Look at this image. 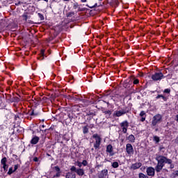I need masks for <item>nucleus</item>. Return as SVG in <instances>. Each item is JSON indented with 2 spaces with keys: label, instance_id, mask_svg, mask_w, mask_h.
Segmentation results:
<instances>
[{
  "label": "nucleus",
  "instance_id": "obj_17",
  "mask_svg": "<svg viewBox=\"0 0 178 178\" xmlns=\"http://www.w3.org/2000/svg\"><path fill=\"white\" fill-rule=\"evenodd\" d=\"M10 102H19L20 99L17 97H11L10 99Z\"/></svg>",
  "mask_w": 178,
  "mask_h": 178
},
{
  "label": "nucleus",
  "instance_id": "obj_44",
  "mask_svg": "<svg viewBox=\"0 0 178 178\" xmlns=\"http://www.w3.org/2000/svg\"><path fill=\"white\" fill-rule=\"evenodd\" d=\"M81 2H83V3L87 2V0H81Z\"/></svg>",
  "mask_w": 178,
  "mask_h": 178
},
{
  "label": "nucleus",
  "instance_id": "obj_36",
  "mask_svg": "<svg viewBox=\"0 0 178 178\" xmlns=\"http://www.w3.org/2000/svg\"><path fill=\"white\" fill-rule=\"evenodd\" d=\"M76 164H77V166H79V168H81V166H83V163L81 162H78L76 163Z\"/></svg>",
  "mask_w": 178,
  "mask_h": 178
},
{
  "label": "nucleus",
  "instance_id": "obj_12",
  "mask_svg": "<svg viewBox=\"0 0 178 178\" xmlns=\"http://www.w3.org/2000/svg\"><path fill=\"white\" fill-rule=\"evenodd\" d=\"M65 178H76V172L70 170V172L66 173Z\"/></svg>",
  "mask_w": 178,
  "mask_h": 178
},
{
  "label": "nucleus",
  "instance_id": "obj_22",
  "mask_svg": "<svg viewBox=\"0 0 178 178\" xmlns=\"http://www.w3.org/2000/svg\"><path fill=\"white\" fill-rule=\"evenodd\" d=\"M178 176V170L175 171L173 173L171 174L172 178H176Z\"/></svg>",
  "mask_w": 178,
  "mask_h": 178
},
{
  "label": "nucleus",
  "instance_id": "obj_40",
  "mask_svg": "<svg viewBox=\"0 0 178 178\" xmlns=\"http://www.w3.org/2000/svg\"><path fill=\"white\" fill-rule=\"evenodd\" d=\"M60 176V172H57L56 174V177H59Z\"/></svg>",
  "mask_w": 178,
  "mask_h": 178
},
{
  "label": "nucleus",
  "instance_id": "obj_15",
  "mask_svg": "<svg viewBox=\"0 0 178 178\" xmlns=\"http://www.w3.org/2000/svg\"><path fill=\"white\" fill-rule=\"evenodd\" d=\"M22 17L24 22H26V23H31V21L27 20L29 19V15H27V13H24Z\"/></svg>",
  "mask_w": 178,
  "mask_h": 178
},
{
  "label": "nucleus",
  "instance_id": "obj_5",
  "mask_svg": "<svg viewBox=\"0 0 178 178\" xmlns=\"http://www.w3.org/2000/svg\"><path fill=\"white\" fill-rule=\"evenodd\" d=\"M161 120H162V115L160 114L154 115L152 121V126H156L158 123H161Z\"/></svg>",
  "mask_w": 178,
  "mask_h": 178
},
{
  "label": "nucleus",
  "instance_id": "obj_14",
  "mask_svg": "<svg viewBox=\"0 0 178 178\" xmlns=\"http://www.w3.org/2000/svg\"><path fill=\"white\" fill-rule=\"evenodd\" d=\"M39 141H40V138L38 136H35L31 140V144L35 145V144H37Z\"/></svg>",
  "mask_w": 178,
  "mask_h": 178
},
{
  "label": "nucleus",
  "instance_id": "obj_10",
  "mask_svg": "<svg viewBox=\"0 0 178 178\" xmlns=\"http://www.w3.org/2000/svg\"><path fill=\"white\" fill-rule=\"evenodd\" d=\"M99 178H108V170H102L98 175Z\"/></svg>",
  "mask_w": 178,
  "mask_h": 178
},
{
  "label": "nucleus",
  "instance_id": "obj_45",
  "mask_svg": "<svg viewBox=\"0 0 178 178\" xmlns=\"http://www.w3.org/2000/svg\"><path fill=\"white\" fill-rule=\"evenodd\" d=\"M107 113H109V115H111V111H108Z\"/></svg>",
  "mask_w": 178,
  "mask_h": 178
},
{
  "label": "nucleus",
  "instance_id": "obj_51",
  "mask_svg": "<svg viewBox=\"0 0 178 178\" xmlns=\"http://www.w3.org/2000/svg\"><path fill=\"white\" fill-rule=\"evenodd\" d=\"M42 127H45V126L42 125Z\"/></svg>",
  "mask_w": 178,
  "mask_h": 178
},
{
  "label": "nucleus",
  "instance_id": "obj_23",
  "mask_svg": "<svg viewBox=\"0 0 178 178\" xmlns=\"http://www.w3.org/2000/svg\"><path fill=\"white\" fill-rule=\"evenodd\" d=\"M112 166L116 169V168H119V163L115 161L113 163H112Z\"/></svg>",
  "mask_w": 178,
  "mask_h": 178
},
{
  "label": "nucleus",
  "instance_id": "obj_11",
  "mask_svg": "<svg viewBox=\"0 0 178 178\" xmlns=\"http://www.w3.org/2000/svg\"><path fill=\"white\" fill-rule=\"evenodd\" d=\"M106 152H108L111 156H113V155H115V153H113V147H112V145H107Z\"/></svg>",
  "mask_w": 178,
  "mask_h": 178
},
{
  "label": "nucleus",
  "instance_id": "obj_9",
  "mask_svg": "<svg viewBox=\"0 0 178 178\" xmlns=\"http://www.w3.org/2000/svg\"><path fill=\"white\" fill-rule=\"evenodd\" d=\"M146 172H147V176H152V177L155 176V168L152 167L147 168L146 170Z\"/></svg>",
  "mask_w": 178,
  "mask_h": 178
},
{
  "label": "nucleus",
  "instance_id": "obj_25",
  "mask_svg": "<svg viewBox=\"0 0 178 178\" xmlns=\"http://www.w3.org/2000/svg\"><path fill=\"white\" fill-rule=\"evenodd\" d=\"M138 177L139 178H148V176L144 175L143 173H139Z\"/></svg>",
  "mask_w": 178,
  "mask_h": 178
},
{
  "label": "nucleus",
  "instance_id": "obj_6",
  "mask_svg": "<svg viewBox=\"0 0 178 178\" xmlns=\"http://www.w3.org/2000/svg\"><path fill=\"white\" fill-rule=\"evenodd\" d=\"M120 126L122 130V133L126 134L127 133V129L129 128V122L127 120H125L120 124Z\"/></svg>",
  "mask_w": 178,
  "mask_h": 178
},
{
  "label": "nucleus",
  "instance_id": "obj_16",
  "mask_svg": "<svg viewBox=\"0 0 178 178\" xmlns=\"http://www.w3.org/2000/svg\"><path fill=\"white\" fill-rule=\"evenodd\" d=\"M127 138L129 143H134L136 141V137L133 134L129 135Z\"/></svg>",
  "mask_w": 178,
  "mask_h": 178
},
{
  "label": "nucleus",
  "instance_id": "obj_21",
  "mask_svg": "<svg viewBox=\"0 0 178 178\" xmlns=\"http://www.w3.org/2000/svg\"><path fill=\"white\" fill-rule=\"evenodd\" d=\"M6 162H8V159H6V157H3L1 161V164L6 165Z\"/></svg>",
  "mask_w": 178,
  "mask_h": 178
},
{
  "label": "nucleus",
  "instance_id": "obj_42",
  "mask_svg": "<svg viewBox=\"0 0 178 178\" xmlns=\"http://www.w3.org/2000/svg\"><path fill=\"white\" fill-rule=\"evenodd\" d=\"M175 120L178 123V114L175 116Z\"/></svg>",
  "mask_w": 178,
  "mask_h": 178
},
{
  "label": "nucleus",
  "instance_id": "obj_34",
  "mask_svg": "<svg viewBox=\"0 0 178 178\" xmlns=\"http://www.w3.org/2000/svg\"><path fill=\"white\" fill-rule=\"evenodd\" d=\"M81 163L83 166H87V161L83 160Z\"/></svg>",
  "mask_w": 178,
  "mask_h": 178
},
{
  "label": "nucleus",
  "instance_id": "obj_46",
  "mask_svg": "<svg viewBox=\"0 0 178 178\" xmlns=\"http://www.w3.org/2000/svg\"><path fill=\"white\" fill-rule=\"evenodd\" d=\"M43 1H44L45 2H48V0H43Z\"/></svg>",
  "mask_w": 178,
  "mask_h": 178
},
{
  "label": "nucleus",
  "instance_id": "obj_41",
  "mask_svg": "<svg viewBox=\"0 0 178 178\" xmlns=\"http://www.w3.org/2000/svg\"><path fill=\"white\" fill-rule=\"evenodd\" d=\"M33 161H34V162H38V158L35 157V158L33 159Z\"/></svg>",
  "mask_w": 178,
  "mask_h": 178
},
{
  "label": "nucleus",
  "instance_id": "obj_43",
  "mask_svg": "<svg viewBox=\"0 0 178 178\" xmlns=\"http://www.w3.org/2000/svg\"><path fill=\"white\" fill-rule=\"evenodd\" d=\"M81 10H81V8H79L77 10V12H81Z\"/></svg>",
  "mask_w": 178,
  "mask_h": 178
},
{
  "label": "nucleus",
  "instance_id": "obj_2",
  "mask_svg": "<svg viewBox=\"0 0 178 178\" xmlns=\"http://www.w3.org/2000/svg\"><path fill=\"white\" fill-rule=\"evenodd\" d=\"M165 76L163 75V73L159 72H156L153 75H152V79L153 81H161Z\"/></svg>",
  "mask_w": 178,
  "mask_h": 178
},
{
  "label": "nucleus",
  "instance_id": "obj_4",
  "mask_svg": "<svg viewBox=\"0 0 178 178\" xmlns=\"http://www.w3.org/2000/svg\"><path fill=\"white\" fill-rule=\"evenodd\" d=\"M126 113H127V110L125 108H122L121 110H117L114 111L113 116L115 118H120V116H123V115H126Z\"/></svg>",
  "mask_w": 178,
  "mask_h": 178
},
{
  "label": "nucleus",
  "instance_id": "obj_26",
  "mask_svg": "<svg viewBox=\"0 0 178 178\" xmlns=\"http://www.w3.org/2000/svg\"><path fill=\"white\" fill-rule=\"evenodd\" d=\"M44 52H45L44 50H41V51H40V56H41V58H40L41 60L44 59Z\"/></svg>",
  "mask_w": 178,
  "mask_h": 178
},
{
  "label": "nucleus",
  "instance_id": "obj_7",
  "mask_svg": "<svg viewBox=\"0 0 178 178\" xmlns=\"http://www.w3.org/2000/svg\"><path fill=\"white\" fill-rule=\"evenodd\" d=\"M70 170H72V172H75V173H76L78 175V176H83L84 175V170L81 169V168H76L75 166H72L70 168Z\"/></svg>",
  "mask_w": 178,
  "mask_h": 178
},
{
  "label": "nucleus",
  "instance_id": "obj_37",
  "mask_svg": "<svg viewBox=\"0 0 178 178\" xmlns=\"http://www.w3.org/2000/svg\"><path fill=\"white\" fill-rule=\"evenodd\" d=\"M18 168H19L18 165H15V166H14V172H16V170H17Z\"/></svg>",
  "mask_w": 178,
  "mask_h": 178
},
{
  "label": "nucleus",
  "instance_id": "obj_47",
  "mask_svg": "<svg viewBox=\"0 0 178 178\" xmlns=\"http://www.w3.org/2000/svg\"><path fill=\"white\" fill-rule=\"evenodd\" d=\"M97 5H98V4H97V3H95V6H97Z\"/></svg>",
  "mask_w": 178,
  "mask_h": 178
},
{
  "label": "nucleus",
  "instance_id": "obj_35",
  "mask_svg": "<svg viewBox=\"0 0 178 178\" xmlns=\"http://www.w3.org/2000/svg\"><path fill=\"white\" fill-rule=\"evenodd\" d=\"M55 170H56V172H59L60 171V168H59V167H58V166H56V167H55Z\"/></svg>",
  "mask_w": 178,
  "mask_h": 178
},
{
  "label": "nucleus",
  "instance_id": "obj_39",
  "mask_svg": "<svg viewBox=\"0 0 178 178\" xmlns=\"http://www.w3.org/2000/svg\"><path fill=\"white\" fill-rule=\"evenodd\" d=\"M17 6H19V5H22V1H18L17 3H15Z\"/></svg>",
  "mask_w": 178,
  "mask_h": 178
},
{
  "label": "nucleus",
  "instance_id": "obj_31",
  "mask_svg": "<svg viewBox=\"0 0 178 178\" xmlns=\"http://www.w3.org/2000/svg\"><path fill=\"white\" fill-rule=\"evenodd\" d=\"M38 16L40 19L44 20V15H42V14L38 13Z\"/></svg>",
  "mask_w": 178,
  "mask_h": 178
},
{
  "label": "nucleus",
  "instance_id": "obj_19",
  "mask_svg": "<svg viewBox=\"0 0 178 178\" xmlns=\"http://www.w3.org/2000/svg\"><path fill=\"white\" fill-rule=\"evenodd\" d=\"M159 98H162L163 101H166V97L162 95H158L156 97V99H159Z\"/></svg>",
  "mask_w": 178,
  "mask_h": 178
},
{
  "label": "nucleus",
  "instance_id": "obj_13",
  "mask_svg": "<svg viewBox=\"0 0 178 178\" xmlns=\"http://www.w3.org/2000/svg\"><path fill=\"white\" fill-rule=\"evenodd\" d=\"M142 165L143 164L140 162L136 163H134V164L131 165V168L133 170H136V169H140V168H141Z\"/></svg>",
  "mask_w": 178,
  "mask_h": 178
},
{
  "label": "nucleus",
  "instance_id": "obj_1",
  "mask_svg": "<svg viewBox=\"0 0 178 178\" xmlns=\"http://www.w3.org/2000/svg\"><path fill=\"white\" fill-rule=\"evenodd\" d=\"M156 161H157V165L155 167V170L157 173H159L162 169H163V166H165V163H168L170 165V169H173L175 165L172 164V160L170 159H168L164 156L157 155L156 156Z\"/></svg>",
  "mask_w": 178,
  "mask_h": 178
},
{
  "label": "nucleus",
  "instance_id": "obj_32",
  "mask_svg": "<svg viewBox=\"0 0 178 178\" xmlns=\"http://www.w3.org/2000/svg\"><path fill=\"white\" fill-rule=\"evenodd\" d=\"M164 92L165 94H170V89H165Z\"/></svg>",
  "mask_w": 178,
  "mask_h": 178
},
{
  "label": "nucleus",
  "instance_id": "obj_50",
  "mask_svg": "<svg viewBox=\"0 0 178 178\" xmlns=\"http://www.w3.org/2000/svg\"><path fill=\"white\" fill-rule=\"evenodd\" d=\"M72 15H74V13H72Z\"/></svg>",
  "mask_w": 178,
  "mask_h": 178
},
{
  "label": "nucleus",
  "instance_id": "obj_28",
  "mask_svg": "<svg viewBox=\"0 0 178 178\" xmlns=\"http://www.w3.org/2000/svg\"><path fill=\"white\" fill-rule=\"evenodd\" d=\"M3 169L4 170L5 172H6V170H8L7 164H3Z\"/></svg>",
  "mask_w": 178,
  "mask_h": 178
},
{
  "label": "nucleus",
  "instance_id": "obj_24",
  "mask_svg": "<svg viewBox=\"0 0 178 178\" xmlns=\"http://www.w3.org/2000/svg\"><path fill=\"white\" fill-rule=\"evenodd\" d=\"M83 134H87V133H88V127H83Z\"/></svg>",
  "mask_w": 178,
  "mask_h": 178
},
{
  "label": "nucleus",
  "instance_id": "obj_38",
  "mask_svg": "<svg viewBox=\"0 0 178 178\" xmlns=\"http://www.w3.org/2000/svg\"><path fill=\"white\" fill-rule=\"evenodd\" d=\"M145 117H141L140 122H145Z\"/></svg>",
  "mask_w": 178,
  "mask_h": 178
},
{
  "label": "nucleus",
  "instance_id": "obj_49",
  "mask_svg": "<svg viewBox=\"0 0 178 178\" xmlns=\"http://www.w3.org/2000/svg\"><path fill=\"white\" fill-rule=\"evenodd\" d=\"M92 8H94V7H90V9H92Z\"/></svg>",
  "mask_w": 178,
  "mask_h": 178
},
{
  "label": "nucleus",
  "instance_id": "obj_29",
  "mask_svg": "<svg viewBox=\"0 0 178 178\" xmlns=\"http://www.w3.org/2000/svg\"><path fill=\"white\" fill-rule=\"evenodd\" d=\"M140 118L145 117V111H141L140 113Z\"/></svg>",
  "mask_w": 178,
  "mask_h": 178
},
{
  "label": "nucleus",
  "instance_id": "obj_18",
  "mask_svg": "<svg viewBox=\"0 0 178 178\" xmlns=\"http://www.w3.org/2000/svg\"><path fill=\"white\" fill-rule=\"evenodd\" d=\"M30 116H38L40 115V113L32 111L29 113Z\"/></svg>",
  "mask_w": 178,
  "mask_h": 178
},
{
  "label": "nucleus",
  "instance_id": "obj_27",
  "mask_svg": "<svg viewBox=\"0 0 178 178\" xmlns=\"http://www.w3.org/2000/svg\"><path fill=\"white\" fill-rule=\"evenodd\" d=\"M13 172H15V171L13 170V168H9V170H8V175H12V173H13Z\"/></svg>",
  "mask_w": 178,
  "mask_h": 178
},
{
  "label": "nucleus",
  "instance_id": "obj_3",
  "mask_svg": "<svg viewBox=\"0 0 178 178\" xmlns=\"http://www.w3.org/2000/svg\"><path fill=\"white\" fill-rule=\"evenodd\" d=\"M92 137L95 139V142L94 143V148H95V149H99V145H101V137H99V136H98L97 134H93Z\"/></svg>",
  "mask_w": 178,
  "mask_h": 178
},
{
  "label": "nucleus",
  "instance_id": "obj_33",
  "mask_svg": "<svg viewBox=\"0 0 178 178\" xmlns=\"http://www.w3.org/2000/svg\"><path fill=\"white\" fill-rule=\"evenodd\" d=\"M139 83H140V81L138 79L134 80V84H138Z\"/></svg>",
  "mask_w": 178,
  "mask_h": 178
},
{
  "label": "nucleus",
  "instance_id": "obj_20",
  "mask_svg": "<svg viewBox=\"0 0 178 178\" xmlns=\"http://www.w3.org/2000/svg\"><path fill=\"white\" fill-rule=\"evenodd\" d=\"M153 140L155 141V143L156 144H158V143H159V141H161V140L159 139V136H154L153 137Z\"/></svg>",
  "mask_w": 178,
  "mask_h": 178
},
{
  "label": "nucleus",
  "instance_id": "obj_48",
  "mask_svg": "<svg viewBox=\"0 0 178 178\" xmlns=\"http://www.w3.org/2000/svg\"><path fill=\"white\" fill-rule=\"evenodd\" d=\"M91 149H92V151H94V148H92Z\"/></svg>",
  "mask_w": 178,
  "mask_h": 178
},
{
  "label": "nucleus",
  "instance_id": "obj_30",
  "mask_svg": "<svg viewBox=\"0 0 178 178\" xmlns=\"http://www.w3.org/2000/svg\"><path fill=\"white\" fill-rule=\"evenodd\" d=\"M74 9H77L79 8V3H74L73 6Z\"/></svg>",
  "mask_w": 178,
  "mask_h": 178
},
{
  "label": "nucleus",
  "instance_id": "obj_52",
  "mask_svg": "<svg viewBox=\"0 0 178 178\" xmlns=\"http://www.w3.org/2000/svg\"><path fill=\"white\" fill-rule=\"evenodd\" d=\"M100 2L102 1V0H99Z\"/></svg>",
  "mask_w": 178,
  "mask_h": 178
},
{
  "label": "nucleus",
  "instance_id": "obj_8",
  "mask_svg": "<svg viewBox=\"0 0 178 178\" xmlns=\"http://www.w3.org/2000/svg\"><path fill=\"white\" fill-rule=\"evenodd\" d=\"M126 149L128 155H133L134 154V149H133V145L130 143L126 145Z\"/></svg>",
  "mask_w": 178,
  "mask_h": 178
}]
</instances>
